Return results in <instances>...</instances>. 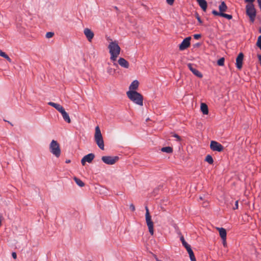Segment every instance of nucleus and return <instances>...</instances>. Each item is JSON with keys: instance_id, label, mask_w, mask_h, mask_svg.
<instances>
[{"instance_id": "37", "label": "nucleus", "mask_w": 261, "mask_h": 261, "mask_svg": "<svg viewBox=\"0 0 261 261\" xmlns=\"http://www.w3.org/2000/svg\"><path fill=\"white\" fill-rule=\"evenodd\" d=\"M4 58L6 59L9 62H12V60L7 55H6V56H5Z\"/></svg>"}, {"instance_id": "28", "label": "nucleus", "mask_w": 261, "mask_h": 261, "mask_svg": "<svg viewBox=\"0 0 261 261\" xmlns=\"http://www.w3.org/2000/svg\"><path fill=\"white\" fill-rule=\"evenodd\" d=\"M224 58H221L220 59H219L217 61V64L219 66H222L224 65Z\"/></svg>"}, {"instance_id": "15", "label": "nucleus", "mask_w": 261, "mask_h": 261, "mask_svg": "<svg viewBox=\"0 0 261 261\" xmlns=\"http://www.w3.org/2000/svg\"><path fill=\"white\" fill-rule=\"evenodd\" d=\"M199 6L204 12H206L207 7V4L205 0H196Z\"/></svg>"}, {"instance_id": "34", "label": "nucleus", "mask_w": 261, "mask_h": 261, "mask_svg": "<svg viewBox=\"0 0 261 261\" xmlns=\"http://www.w3.org/2000/svg\"><path fill=\"white\" fill-rule=\"evenodd\" d=\"M167 4L169 5H172L174 3V0H166Z\"/></svg>"}, {"instance_id": "40", "label": "nucleus", "mask_w": 261, "mask_h": 261, "mask_svg": "<svg viewBox=\"0 0 261 261\" xmlns=\"http://www.w3.org/2000/svg\"><path fill=\"white\" fill-rule=\"evenodd\" d=\"M238 203L239 202L238 200L235 202V206L233 208V210H237L238 208Z\"/></svg>"}, {"instance_id": "6", "label": "nucleus", "mask_w": 261, "mask_h": 261, "mask_svg": "<svg viewBox=\"0 0 261 261\" xmlns=\"http://www.w3.org/2000/svg\"><path fill=\"white\" fill-rule=\"evenodd\" d=\"M246 14L249 17L250 20L253 22L256 16V10L253 4H248L246 6Z\"/></svg>"}, {"instance_id": "26", "label": "nucleus", "mask_w": 261, "mask_h": 261, "mask_svg": "<svg viewBox=\"0 0 261 261\" xmlns=\"http://www.w3.org/2000/svg\"><path fill=\"white\" fill-rule=\"evenodd\" d=\"M205 161L210 164H212L214 162V160L212 156L210 154H208L206 156Z\"/></svg>"}, {"instance_id": "35", "label": "nucleus", "mask_w": 261, "mask_h": 261, "mask_svg": "<svg viewBox=\"0 0 261 261\" xmlns=\"http://www.w3.org/2000/svg\"><path fill=\"white\" fill-rule=\"evenodd\" d=\"M193 37H194V38L195 39H199L201 37V35L200 34H194Z\"/></svg>"}, {"instance_id": "4", "label": "nucleus", "mask_w": 261, "mask_h": 261, "mask_svg": "<svg viewBox=\"0 0 261 261\" xmlns=\"http://www.w3.org/2000/svg\"><path fill=\"white\" fill-rule=\"evenodd\" d=\"M94 139L99 148H100L101 150H104L105 146L103 138L101 133L100 129L98 126L95 127Z\"/></svg>"}, {"instance_id": "33", "label": "nucleus", "mask_w": 261, "mask_h": 261, "mask_svg": "<svg viewBox=\"0 0 261 261\" xmlns=\"http://www.w3.org/2000/svg\"><path fill=\"white\" fill-rule=\"evenodd\" d=\"M173 137L175 138L177 141H180L181 140V138L179 136H178L176 134H173Z\"/></svg>"}, {"instance_id": "24", "label": "nucleus", "mask_w": 261, "mask_h": 261, "mask_svg": "<svg viewBox=\"0 0 261 261\" xmlns=\"http://www.w3.org/2000/svg\"><path fill=\"white\" fill-rule=\"evenodd\" d=\"M162 152H167L168 153H172L173 152V149L170 146L164 147L161 148Z\"/></svg>"}, {"instance_id": "8", "label": "nucleus", "mask_w": 261, "mask_h": 261, "mask_svg": "<svg viewBox=\"0 0 261 261\" xmlns=\"http://www.w3.org/2000/svg\"><path fill=\"white\" fill-rule=\"evenodd\" d=\"M210 148L213 151L218 152H221L224 149V147L220 143L215 141L211 142Z\"/></svg>"}, {"instance_id": "10", "label": "nucleus", "mask_w": 261, "mask_h": 261, "mask_svg": "<svg viewBox=\"0 0 261 261\" xmlns=\"http://www.w3.org/2000/svg\"><path fill=\"white\" fill-rule=\"evenodd\" d=\"M95 157L94 154L92 153H89L88 154L84 156L81 160V163L83 166L85 165L86 162L91 163Z\"/></svg>"}, {"instance_id": "1", "label": "nucleus", "mask_w": 261, "mask_h": 261, "mask_svg": "<svg viewBox=\"0 0 261 261\" xmlns=\"http://www.w3.org/2000/svg\"><path fill=\"white\" fill-rule=\"evenodd\" d=\"M128 98L135 103L142 106L143 105V96L136 91L129 90L126 92Z\"/></svg>"}, {"instance_id": "14", "label": "nucleus", "mask_w": 261, "mask_h": 261, "mask_svg": "<svg viewBox=\"0 0 261 261\" xmlns=\"http://www.w3.org/2000/svg\"><path fill=\"white\" fill-rule=\"evenodd\" d=\"M118 63L122 67L125 68H128L129 67V63L123 58H120L118 59Z\"/></svg>"}, {"instance_id": "13", "label": "nucleus", "mask_w": 261, "mask_h": 261, "mask_svg": "<svg viewBox=\"0 0 261 261\" xmlns=\"http://www.w3.org/2000/svg\"><path fill=\"white\" fill-rule=\"evenodd\" d=\"M188 67L189 69L190 70V71L196 76H197L198 77H202V73L199 72L197 69L194 68L193 66V65L191 63H189L188 64Z\"/></svg>"}, {"instance_id": "20", "label": "nucleus", "mask_w": 261, "mask_h": 261, "mask_svg": "<svg viewBox=\"0 0 261 261\" xmlns=\"http://www.w3.org/2000/svg\"><path fill=\"white\" fill-rule=\"evenodd\" d=\"M200 109L203 114L206 115L208 113V110L207 106L204 103H202L200 106Z\"/></svg>"}, {"instance_id": "47", "label": "nucleus", "mask_w": 261, "mask_h": 261, "mask_svg": "<svg viewBox=\"0 0 261 261\" xmlns=\"http://www.w3.org/2000/svg\"><path fill=\"white\" fill-rule=\"evenodd\" d=\"M156 261H162V260H159V259H158L157 258H156Z\"/></svg>"}, {"instance_id": "2", "label": "nucleus", "mask_w": 261, "mask_h": 261, "mask_svg": "<svg viewBox=\"0 0 261 261\" xmlns=\"http://www.w3.org/2000/svg\"><path fill=\"white\" fill-rule=\"evenodd\" d=\"M108 48L109 49L110 54H111L110 59L113 62L116 61L118 56L120 54V47L118 43L114 41L110 43Z\"/></svg>"}, {"instance_id": "5", "label": "nucleus", "mask_w": 261, "mask_h": 261, "mask_svg": "<svg viewBox=\"0 0 261 261\" xmlns=\"http://www.w3.org/2000/svg\"><path fill=\"white\" fill-rule=\"evenodd\" d=\"M145 220L146 224L148 228V230L150 234L152 236L154 233L153 223L151 220V216L149 214V209L147 206H145Z\"/></svg>"}, {"instance_id": "32", "label": "nucleus", "mask_w": 261, "mask_h": 261, "mask_svg": "<svg viewBox=\"0 0 261 261\" xmlns=\"http://www.w3.org/2000/svg\"><path fill=\"white\" fill-rule=\"evenodd\" d=\"M212 14L216 16H221V12H218L217 11L214 10L212 11Z\"/></svg>"}, {"instance_id": "9", "label": "nucleus", "mask_w": 261, "mask_h": 261, "mask_svg": "<svg viewBox=\"0 0 261 261\" xmlns=\"http://www.w3.org/2000/svg\"><path fill=\"white\" fill-rule=\"evenodd\" d=\"M191 37H188L184 39L182 42L179 45V47L180 50H184L187 48L190 45Z\"/></svg>"}, {"instance_id": "3", "label": "nucleus", "mask_w": 261, "mask_h": 261, "mask_svg": "<svg viewBox=\"0 0 261 261\" xmlns=\"http://www.w3.org/2000/svg\"><path fill=\"white\" fill-rule=\"evenodd\" d=\"M50 152L56 158H59L61 155V149L59 143L53 140L49 146Z\"/></svg>"}, {"instance_id": "18", "label": "nucleus", "mask_w": 261, "mask_h": 261, "mask_svg": "<svg viewBox=\"0 0 261 261\" xmlns=\"http://www.w3.org/2000/svg\"><path fill=\"white\" fill-rule=\"evenodd\" d=\"M217 229L219 230V234L222 238V240H226V230L221 227V228H217Z\"/></svg>"}, {"instance_id": "31", "label": "nucleus", "mask_w": 261, "mask_h": 261, "mask_svg": "<svg viewBox=\"0 0 261 261\" xmlns=\"http://www.w3.org/2000/svg\"><path fill=\"white\" fill-rule=\"evenodd\" d=\"M54 35V33L53 32H49L46 34L45 36L47 38H50L53 37Z\"/></svg>"}, {"instance_id": "22", "label": "nucleus", "mask_w": 261, "mask_h": 261, "mask_svg": "<svg viewBox=\"0 0 261 261\" xmlns=\"http://www.w3.org/2000/svg\"><path fill=\"white\" fill-rule=\"evenodd\" d=\"M187 250L189 254V256H190L191 260V261H196L194 252L192 251L191 247L190 248H188V249H187Z\"/></svg>"}, {"instance_id": "38", "label": "nucleus", "mask_w": 261, "mask_h": 261, "mask_svg": "<svg viewBox=\"0 0 261 261\" xmlns=\"http://www.w3.org/2000/svg\"><path fill=\"white\" fill-rule=\"evenodd\" d=\"M196 17V18H197V19L198 21L200 23H202V20H201V18H200V16H199V15H198V14H197Z\"/></svg>"}, {"instance_id": "48", "label": "nucleus", "mask_w": 261, "mask_h": 261, "mask_svg": "<svg viewBox=\"0 0 261 261\" xmlns=\"http://www.w3.org/2000/svg\"><path fill=\"white\" fill-rule=\"evenodd\" d=\"M259 32L261 33V29H259Z\"/></svg>"}, {"instance_id": "44", "label": "nucleus", "mask_w": 261, "mask_h": 261, "mask_svg": "<svg viewBox=\"0 0 261 261\" xmlns=\"http://www.w3.org/2000/svg\"><path fill=\"white\" fill-rule=\"evenodd\" d=\"M65 163H70V160H67L65 161Z\"/></svg>"}, {"instance_id": "25", "label": "nucleus", "mask_w": 261, "mask_h": 261, "mask_svg": "<svg viewBox=\"0 0 261 261\" xmlns=\"http://www.w3.org/2000/svg\"><path fill=\"white\" fill-rule=\"evenodd\" d=\"M74 180L75 181V182H76V184L79 186H80V187H83L84 186L85 184L83 182V181H82L80 179L77 178V177H74Z\"/></svg>"}, {"instance_id": "23", "label": "nucleus", "mask_w": 261, "mask_h": 261, "mask_svg": "<svg viewBox=\"0 0 261 261\" xmlns=\"http://www.w3.org/2000/svg\"><path fill=\"white\" fill-rule=\"evenodd\" d=\"M180 240L182 243V245L186 248L187 250L188 249V248H191V246L186 242L183 236L180 237Z\"/></svg>"}, {"instance_id": "30", "label": "nucleus", "mask_w": 261, "mask_h": 261, "mask_svg": "<svg viewBox=\"0 0 261 261\" xmlns=\"http://www.w3.org/2000/svg\"><path fill=\"white\" fill-rule=\"evenodd\" d=\"M256 45L259 48V49L261 50V35L258 37Z\"/></svg>"}, {"instance_id": "46", "label": "nucleus", "mask_w": 261, "mask_h": 261, "mask_svg": "<svg viewBox=\"0 0 261 261\" xmlns=\"http://www.w3.org/2000/svg\"><path fill=\"white\" fill-rule=\"evenodd\" d=\"M114 65L116 66H117L118 65L116 63H114Z\"/></svg>"}, {"instance_id": "12", "label": "nucleus", "mask_w": 261, "mask_h": 261, "mask_svg": "<svg viewBox=\"0 0 261 261\" xmlns=\"http://www.w3.org/2000/svg\"><path fill=\"white\" fill-rule=\"evenodd\" d=\"M84 33L87 38L88 40L90 42L91 41L92 39L94 37L93 32L89 29L86 28L84 30Z\"/></svg>"}, {"instance_id": "17", "label": "nucleus", "mask_w": 261, "mask_h": 261, "mask_svg": "<svg viewBox=\"0 0 261 261\" xmlns=\"http://www.w3.org/2000/svg\"><path fill=\"white\" fill-rule=\"evenodd\" d=\"M64 120L68 123L71 122V120L68 114L65 111L64 109L61 112Z\"/></svg>"}, {"instance_id": "27", "label": "nucleus", "mask_w": 261, "mask_h": 261, "mask_svg": "<svg viewBox=\"0 0 261 261\" xmlns=\"http://www.w3.org/2000/svg\"><path fill=\"white\" fill-rule=\"evenodd\" d=\"M221 16L226 18L229 20L232 19V16L231 15L227 14H226L224 13H221Z\"/></svg>"}, {"instance_id": "7", "label": "nucleus", "mask_w": 261, "mask_h": 261, "mask_svg": "<svg viewBox=\"0 0 261 261\" xmlns=\"http://www.w3.org/2000/svg\"><path fill=\"white\" fill-rule=\"evenodd\" d=\"M119 159V158L117 156H103L101 158V160L106 164L108 165H113Z\"/></svg>"}, {"instance_id": "42", "label": "nucleus", "mask_w": 261, "mask_h": 261, "mask_svg": "<svg viewBox=\"0 0 261 261\" xmlns=\"http://www.w3.org/2000/svg\"><path fill=\"white\" fill-rule=\"evenodd\" d=\"M12 256L14 259H16L17 257L16 253L14 252L12 253Z\"/></svg>"}, {"instance_id": "29", "label": "nucleus", "mask_w": 261, "mask_h": 261, "mask_svg": "<svg viewBox=\"0 0 261 261\" xmlns=\"http://www.w3.org/2000/svg\"><path fill=\"white\" fill-rule=\"evenodd\" d=\"M107 72L110 74H113L115 73V70L111 67H108Z\"/></svg>"}, {"instance_id": "43", "label": "nucleus", "mask_w": 261, "mask_h": 261, "mask_svg": "<svg viewBox=\"0 0 261 261\" xmlns=\"http://www.w3.org/2000/svg\"><path fill=\"white\" fill-rule=\"evenodd\" d=\"M223 240V244L224 246L226 245V240Z\"/></svg>"}, {"instance_id": "45", "label": "nucleus", "mask_w": 261, "mask_h": 261, "mask_svg": "<svg viewBox=\"0 0 261 261\" xmlns=\"http://www.w3.org/2000/svg\"><path fill=\"white\" fill-rule=\"evenodd\" d=\"M2 215L0 214V220L2 222Z\"/></svg>"}, {"instance_id": "19", "label": "nucleus", "mask_w": 261, "mask_h": 261, "mask_svg": "<svg viewBox=\"0 0 261 261\" xmlns=\"http://www.w3.org/2000/svg\"><path fill=\"white\" fill-rule=\"evenodd\" d=\"M139 86V82L137 80L134 81L129 86V90L136 91Z\"/></svg>"}, {"instance_id": "36", "label": "nucleus", "mask_w": 261, "mask_h": 261, "mask_svg": "<svg viewBox=\"0 0 261 261\" xmlns=\"http://www.w3.org/2000/svg\"><path fill=\"white\" fill-rule=\"evenodd\" d=\"M129 208H130V210L133 212L135 211V206L133 204H130Z\"/></svg>"}, {"instance_id": "16", "label": "nucleus", "mask_w": 261, "mask_h": 261, "mask_svg": "<svg viewBox=\"0 0 261 261\" xmlns=\"http://www.w3.org/2000/svg\"><path fill=\"white\" fill-rule=\"evenodd\" d=\"M48 105L55 108L60 113L64 109V108L59 103L53 102H49Z\"/></svg>"}, {"instance_id": "11", "label": "nucleus", "mask_w": 261, "mask_h": 261, "mask_svg": "<svg viewBox=\"0 0 261 261\" xmlns=\"http://www.w3.org/2000/svg\"><path fill=\"white\" fill-rule=\"evenodd\" d=\"M243 57V54L240 53L236 59V67L239 69H241L242 68Z\"/></svg>"}, {"instance_id": "39", "label": "nucleus", "mask_w": 261, "mask_h": 261, "mask_svg": "<svg viewBox=\"0 0 261 261\" xmlns=\"http://www.w3.org/2000/svg\"><path fill=\"white\" fill-rule=\"evenodd\" d=\"M6 54L3 52L2 50H0V56L4 58L5 56H6Z\"/></svg>"}, {"instance_id": "21", "label": "nucleus", "mask_w": 261, "mask_h": 261, "mask_svg": "<svg viewBox=\"0 0 261 261\" xmlns=\"http://www.w3.org/2000/svg\"><path fill=\"white\" fill-rule=\"evenodd\" d=\"M227 7L224 2H222L221 4L219 6V12L223 13L226 11Z\"/></svg>"}, {"instance_id": "41", "label": "nucleus", "mask_w": 261, "mask_h": 261, "mask_svg": "<svg viewBox=\"0 0 261 261\" xmlns=\"http://www.w3.org/2000/svg\"><path fill=\"white\" fill-rule=\"evenodd\" d=\"M255 0H245L246 3H249V4H252Z\"/></svg>"}]
</instances>
